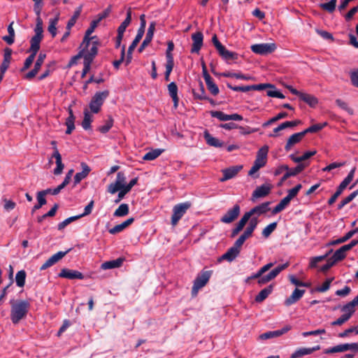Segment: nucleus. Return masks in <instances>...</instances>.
<instances>
[{
	"label": "nucleus",
	"mask_w": 358,
	"mask_h": 358,
	"mask_svg": "<svg viewBox=\"0 0 358 358\" xmlns=\"http://www.w3.org/2000/svg\"><path fill=\"white\" fill-rule=\"evenodd\" d=\"M271 189V186L269 184H264L256 188L253 192L252 199H255L264 197L268 195Z\"/></svg>",
	"instance_id": "nucleus-19"
},
{
	"label": "nucleus",
	"mask_w": 358,
	"mask_h": 358,
	"mask_svg": "<svg viewBox=\"0 0 358 358\" xmlns=\"http://www.w3.org/2000/svg\"><path fill=\"white\" fill-rule=\"evenodd\" d=\"M82 10V6H80L76 9V10L74 12L73 15L71 17V18L69 20L66 24V29L71 30V29L74 26V24L76 22L77 19L80 15Z\"/></svg>",
	"instance_id": "nucleus-48"
},
{
	"label": "nucleus",
	"mask_w": 358,
	"mask_h": 358,
	"mask_svg": "<svg viewBox=\"0 0 358 358\" xmlns=\"http://www.w3.org/2000/svg\"><path fill=\"white\" fill-rule=\"evenodd\" d=\"M58 275L60 278H67L70 280H83L84 278V275L81 272L76 270H71L69 268H62Z\"/></svg>",
	"instance_id": "nucleus-14"
},
{
	"label": "nucleus",
	"mask_w": 358,
	"mask_h": 358,
	"mask_svg": "<svg viewBox=\"0 0 358 358\" xmlns=\"http://www.w3.org/2000/svg\"><path fill=\"white\" fill-rule=\"evenodd\" d=\"M13 22H12L8 27V35L3 37V40L8 45H12L15 41V31L13 27Z\"/></svg>",
	"instance_id": "nucleus-41"
},
{
	"label": "nucleus",
	"mask_w": 358,
	"mask_h": 358,
	"mask_svg": "<svg viewBox=\"0 0 358 358\" xmlns=\"http://www.w3.org/2000/svg\"><path fill=\"white\" fill-rule=\"evenodd\" d=\"M288 115L287 113L286 112H281V113H279L278 115H276L275 117L271 118L270 120H268V121L265 122L263 123L262 126L263 127H268L270 124L281 120V119H283V118H285L287 117Z\"/></svg>",
	"instance_id": "nucleus-47"
},
{
	"label": "nucleus",
	"mask_w": 358,
	"mask_h": 358,
	"mask_svg": "<svg viewBox=\"0 0 358 358\" xmlns=\"http://www.w3.org/2000/svg\"><path fill=\"white\" fill-rule=\"evenodd\" d=\"M276 48V44L274 43H259L252 45L251 46V50L255 54L266 55L274 52Z\"/></svg>",
	"instance_id": "nucleus-8"
},
{
	"label": "nucleus",
	"mask_w": 358,
	"mask_h": 358,
	"mask_svg": "<svg viewBox=\"0 0 358 358\" xmlns=\"http://www.w3.org/2000/svg\"><path fill=\"white\" fill-rule=\"evenodd\" d=\"M219 55L224 59V60H234L237 59V54L231 52L226 49V48L222 45L217 50Z\"/></svg>",
	"instance_id": "nucleus-29"
},
{
	"label": "nucleus",
	"mask_w": 358,
	"mask_h": 358,
	"mask_svg": "<svg viewBox=\"0 0 358 358\" xmlns=\"http://www.w3.org/2000/svg\"><path fill=\"white\" fill-rule=\"evenodd\" d=\"M134 221V219L131 217L123 222L122 223L120 224H117L114 227L109 229V233L110 234H115L117 233L121 232L123 231L125 228H127L128 226L131 224Z\"/></svg>",
	"instance_id": "nucleus-32"
},
{
	"label": "nucleus",
	"mask_w": 358,
	"mask_h": 358,
	"mask_svg": "<svg viewBox=\"0 0 358 358\" xmlns=\"http://www.w3.org/2000/svg\"><path fill=\"white\" fill-rule=\"evenodd\" d=\"M59 19V14L55 17L50 19L49 21L48 31L51 34L52 37L57 35V24Z\"/></svg>",
	"instance_id": "nucleus-45"
},
{
	"label": "nucleus",
	"mask_w": 358,
	"mask_h": 358,
	"mask_svg": "<svg viewBox=\"0 0 358 358\" xmlns=\"http://www.w3.org/2000/svg\"><path fill=\"white\" fill-rule=\"evenodd\" d=\"M304 289H299L296 288L292 292V295L285 300V305L290 306L298 301L304 294Z\"/></svg>",
	"instance_id": "nucleus-26"
},
{
	"label": "nucleus",
	"mask_w": 358,
	"mask_h": 358,
	"mask_svg": "<svg viewBox=\"0 0 358 358\" xmlns=\"http://www.w3.org/2000/svg\"><path fill=\"white\" fill-rule=\"evenodd\" d=\"M52 158L55 159V163H56V168L54 169V174L55 175H59L62 173V171L64 169V164L62 161V156L57 149V148H54V152L52 155Z\"/></svg>",
	"instance_id": "nucleus-21"
},
{
	"label": "nucleus",
	"mask_w": 358,
	"mask_h": 358,
	"mask_svg": "<svg viewBox=\"0 0 358 358\" xmlns=\"http://www.w3.org/2000/svg\"><path fill=\"white\" fill-rule=\"evenodd\" d=\"M168 90L170 96L172 98L173 101V106L176 108L178 106L179 98L178 96V87L174 82L171 83L168 85Z\"/></svg>",
	"instance_id": "nucleus-27"
},
{
	"label": "nucleus",
	"mask_w": 358,
	"mask_h": 358,
	"mask_svg": "<svg viewBox=\"0 0 358 358\" xmlns=\"http://www.w3.org/2000/svg\"><path fill=\"white\" fill-rule=\"evenodd\" d=\"M334 279V278H327L321 286L315 288V291L318 292H327L329 289L331 283Z\"/></svg>",
	"instance_id": "nucleus-58"
},
{
	"label": "nucleus",
	"mask_w": 358,
	"mask_h": 358,
	"mask_svg": "<svg viewBox=\"0 0 358 358\" xmlns=\"http://www.w3.org/2000/svg\"><path fill=\"white\" fill-rule=\"evenodd\" d=\"M274 265L273 263L270 262L262 267H261L255 273H253L250 276H249L246 282L249 281L252 279H257V283L259 285L262 286L271 281L283 270H285L289 266L288 263H285L283 264L278 265L275 268L271 270L268 274L264 275V273L268 271L271 267Z\"/></svg>",
	"instance_id": "nucleus-1"
},
{
	"label": "nucleus",
	"mask_w": 358,
	"mask_h": 358,
	"mask_svg": "<svg viewBox=\"0 0 358 358\" xmlns=\"http://www.w3.org/2000/svg\"><path fill=\"white\" fill-rule=\"evenodd\" d=\"M203 137L206 141V143L215 148H222L224 145V143L220 141L218 138L213 137L208 130H205L203 132Z\"/></svg>",
	"instance_id": "nucleus-25"
},
{
	"label": "nucleus",
	"mask_w": 358,
	"mask_h": 358,
	"mask_svg": "<svg viewBox=\"0 0 358 358\" xmlns=\"http://www.w3.org/2000/svg\"><path fill=\"white\" fill-rule=\"evenodd\" d=\"M113 125V119L108 116L105 124L99 127V131L103 134L107 133Z\"/></svg>",
	"instance_id": "nucleus-55"
},
{
	"label": "nucleus",
	"mask_w": 358,
	"mask_h": 358,
	"mask_svg": "<svg viewBox=\"0 0 358 358\" xmlns=\"http://www.w3.org/2000/svg\"><path fill=\"white\" fill-rule=\"evenodd\" d=\"M210 115L213 117L217 118L220 121H229V115L225 114L224 113L219 110L211 111Z\"/></svg>",
	"instance_id": "nucleus-57"
},
{
	"label": "nucleus",
	"mask_w": 358,
	"mask_h": 358,
	"mask_svg": "<svg viewBox=\"0 0 358 358\" xmlns=\"http://www.w3.org/2000/svg\"><path fill=\"white\" fill-rule=\"evenodd\" d=\"M273 287L272 285L262 289L259 293L256 296L255 301L258 303L262 302L265 300L268 295L272 292Z\"/></svg>",
	"instance_id": "nucleus-35"
},
{
	"label": "nucleus",
	"mask_w": 358,
	"mask_h": 358,
	"mask_svg": "<svg viewBox=\"0 0 358 358\" xmlns=\"http://www.w3.org/2000/svg\"><path fill=\"white\" fill-rule=\"evenodd\" d=\"M93 121V116L90 113L85 110L84 111V118L82 122V127L85 130L90 129L91 128V123Z\"/></svg>",
	"instance_id": "nucleus-38"
},
{
	"label": "nucleus",
	"mask_w": 358,
	"mask_h": 358,
	"mask_svg": "<svg viewBox=\"0 0 358 358\" xmlns=\"http://www.w3.org/2000/svg\"><path fill=\"white\" fill-rule=\"evenodd\" d=\"M336 3V0H331L327 3H321L320 5V7L329 13H332L335 10Z\"/></svg>",
	"instance_id": "nucleus-53"
},
{
	"label": "nucleus",
	"mask_w": 358,
	"mask_h": 358,
	"mask_svg": "<svg viewBox=\"0 0 358 358\" xmlns=\"http://www.w3.org/2000/svg\"><path fill=\"white\" fill-rule=\"evenodd\" d=\"M208 90L210 92V93L216 96L219 93V88L217 85L213 82V79L208 80L206 82Z\"/></svg>",
	"instance_id": "nucleus-60"
},
{
	"label": "nucleus",
	"mask_w": 358,
	"mask_h": 358,
	"mask_svg": "<svg viewBox=\"0 0 358 358\" xmlns=\"http://www.w3.org/2000/svg\"><path fill=\"white\" fill-rule=\"evenodd\" d=\"M307 165L306 164H299L296 167L289 169L288 167V172L291 176H295L303 171Z\"/></svg>",
	"instance_id": "nucleus-59"
},
{
	"label": "nucleus",
	"mask_w": 358,
	"mask_h": 358,
	"mask_svg": "<svg viewBox=\"0 0 358 358\" xmlns=\"http://www.w3.org/2000/svg\"><path fill=\"white\" fill-rule=\"evenodd\" d=\"M276 227V222L271 223L263 229L262 235L266 238L268 237L271 234L275 229Z\"/></svg>",
	"instance_id": "nucleus-64"
},
{
	"label": "nucleus",
	"mask_w": 358,
	"mask_h": 358,
	"mask_svg": "<svg viewBox=\"0 0 358 358\" xmlns=\"http://www.w3.org/2000/svg\"><path fill=\"white\" fill-rule=\"evenodd\" d=\"M241 165L231 166L228 169L222 170L223 177L220 178L221 182L228 180L235 177L237 173L242 169Z\"/></svg>",
	"instance_id": "nucleus-17"
},
{
	"label": "nucleus",
	"mask_w": 358,
	"mask_h": 358,
	"mask_svg": "<svg viewBox=\"0 0 358 358\" xmlns=\"http://www.w3.org/2000/svg\"><path fill=\"white\" fill-rule=\"evenodd\" d=\"M162 149H155L147 152L143 157L144 160L150 161L157 158L162 152Z\"/></svg>",
	"instance_id": "nucleus-44"
},
{
	"label": "nucleus",
	"mask_w": 358,
	"mask_h": 358,
	"mask_svg": "<svg viewBox=\"0 0 358 358\" xmlns=\"http://www.w3.org/2000/svg\"><path fill=\"white\" fill-rule=\"evenodd\" d=\"M326 125L327 122L313 124L302 131L304 133L305 135L307 134L308 133H316L322 129Z\"/></svg>",
	"instance_id": "nucleus-51"
},
{
	"label": "nucleus",
	"mask_w": 358,
	"mask_h": 358,
	"mask_svg": "<svg viewBox=\"0 0 358 358\" xmlns=\"http://www.w3.org/2000/svg\"><path fill=\"white\" fill-rule=\"evenodd\" d=\"M26 272L21 270L16 273L15 281L18 287H22L25 284Z\"/></svg>",
	"instance_id": "nucleus-50"
},
{
	"label": "nucleus",
	"mask_w": 358,
	"mask_h": 358,
	"mask_svg": "<svg viewBox=\"0 0 358 358\" xmlns=\"http://www.w3.org/2000/svg\"><path fill=\"white\" fill-rule=\"evenodd\" d=\"M355 306H358V294L357 296H355L352 301L347 303L345 305L342 306L341 310L344 314H346L351 317L355 312Z\"/></svg>",
	"instance_id": "nucleus-22"
},
{
	"label": "nucleus",
	"mask_w": 358,
	"mask_h": 358,
	"mask_svg": "<svg viewBox=\"0 0 358 358\" xmlns=\"http://www.w3.org/2000/svg\"><path fill=\"white\" fill-rule=\"evenodd\" d=\"M348 350L358 351V343L340 344L325 350L326 354L342 352Z\"/></svg>",
	"instance_id": "nucleus-9"
},
{
	"label": "nucleus",
	"mask_w": 358,
	"mask_h": 358,
	"mask_svg": "<svg viewBox=\"0 0 358 358\" xmlns=\"http://www.w3.org/2000/svg\"><path fill=\"white\" fill-rule=\"evenodd\" d=\"M268 202L263 203L259 206H255L252 208L250 211L247 212V213L250 214V217H251L253 215H260L265 213H266L268 210Z\"/></svg>",
	"instance_id": "nucleus-31"
},
{
	"label": "nucleus",
	"mask_w": 358,
	"mask_h": 358,
	"mask_svg": "<svg viewBox=\"0 0 358 358\" xmlns=\"http://www.w3.org/2000/svg\"><path fill=\"white\" fill-rule=\"evenodd\" d=\"M315 150L306 152L302 156L296 157L294 155H290L289 158L294 162L301 164V162L309 159L310 157L315 155Z\"/></svg>",
	"instance_id": "nucleus-36"
},
{
	"label": "nucleus",
	"mask_w": 358,
	"mask_h": 358,
	"mask_svg": "<svg viewBox=\"0 0 358 358\" xmlns=\"http://www.w3.org/2000/svg\"><path fill=\"white\" fill-rule=\"evenodd\" d=\"M11 55H12V50L10 48H6L4 50L3 53V61L1 64V66H0L1 71H2V74H4L6 71L9 66L10 60H11Z\"/></svg>",
	"instance_id": "nucleus-28"
},
{
	"label": "nucleus",
	"mask_w": 358,
	"mask_h": 358,
	"mask_svg": "<svg viewBox=\"0 0 358 358\" xmlns=\"http://www.w3.org/2000/svg\"><path fill=\"white\" fill-rule=\"evenodd\" d=\"M211 275V271H203L195 278L192 289V295L196 296L202 287H203L208 282Z\"/></svg>",
	"instance_id": "nucleus-5"
},
{
	"label": "nucleus",
	"mask_w": 358,
	"mask_h": 358,
	"mask_svg": "<svg viewBox=\"0 0 358 358\" xmlns=\"http://www.w3.org/2000/svg\"><path fill=\"white\" fill-rule=\"evenodd\" d=\"M83 171L77 173L74 176L75 185L78 184L82 180L85 178L90 172V167L85 163H81Z\"/></svg>",
	"instance_id": "nucleus-30"
},
{
	"label": "nucleus",
	"mask_w": 358,
	"mask_h": 358,
	"mask_svg": "<svg viewBox=\"0 0 358 358\" xmlns=\"http://www.w3.org/2000/svg\"><path fill=\"white\" fill-rule=\"evenodd\" d=\"M35 34L34 36H39L43 38V21L41 17H36V24L34 29Z\"/></svg>",
	"instance_id": "nucleus-56"
},
{
	"label": "nucleus",
	"mask_w": 358,
	"mask_h": 358,
	"mask_svg": "<svg viewBox=\"0 0 358 358\" xmlns=\"http://www.w3.org/2000/svg\"><path fill=\"white\" fill-rule=\"evenodd\" d=\"M123 261H124V259L117 258L116 259L108 261V262L103 263L101 264V267L103 270L119 268L122 266Z\"/></svg>",
	"instance_id": "nucleus-33"
},
{
	"label": "nucleus",
	"mask_w": 358,
	"mask_h": 358,
	"mask_svg": "<svg viewBox=\"0 0 358 358\" xmlns=\"http://www.w3.org/2000/svg\"><path fill=\"white\" fill-rule=\"evenodd\" d=\"M100 22L96 19L91 22L90 26L85 31V34L83 39L87 41V38H96V36H91V34L94 32V29L98 26Z\"/></svg>",
	"instance_id": "nucleus-42"
},
{
	"label": "nucleus",
	"mask_w": 358,
	"mask_h": 358,
	"mask_svg": "<svg viewBox=\"0 0 358 358\" xmlns=\"http://www.w3.org/2000/svg\"><path fill=\"white\" fill-rule=\"evenodd\" d=\"M240 252V248H238L236 244L231 248H230L224 255L221 256L220 258V261L221 260H227L229 262H232L236 259V257L238 255Z\"/></svg>",
	"instance_id": "nucleus-20"
},
{
	"label": "nucleus",
	"mask_w": 358,
	"mask_h": 358,
	"mask_svg": "<svg viewBox=\"0 0 358 358\" xmlns=\"http://www.w3.org/2000/svg\"><path fill=\"white\" fill-rule=\"evenodd\" d=\"M291 329V327L287 325L281 329L265 332L259 336V339L266 340L272 338L279 337Z\"/></svg>",
	"instance_id": "nucleus-16"
},
{
	"label": "nucleus",
	"mask_w": 358,
	"mask_h": 358,
	"mask_svg": "<svg viewBox=\"0 0 358 358\" xmlns=\"http://www.w3.org/2000/svg\"><path fill=\"white\" fill-rule=\"evenodd\" d=\"M70 250L71 249L64 252L59 251L53 255L41 266V271L45 270L56 264L58 261L62 259Z\"/></svg>",
	"instance_id": "nucleus-11"
},
{
	"label": "nucleus",
	"mask_w": 358,
	"mask_h": 358,
	"mask_svg": "<svg viewBox=\"0 0 358 358\" xmlns=\"http://www.w3.org/2000/svg\"><path fill=\"white\" fill-rule=\"evenodd\" d=\"M355 170H356L355 167H354L351 169V171L349 172L347 177H345L344 178V180L339 185L338 187H340V189H342L343 190H344L347 187V186L351 182V181L352 180L353 178H354Z\"/></svg>",
	"instance_id": "nucleus-43"
},
{
	"label": "nucleus",
	"mask_w": 358,
	"mask_h": 358,
	"mask_svg": "<svg viewBox=\"0 0 358 358\" xmlns=\"http://www.w3.org/2000/svg\"><path fill=\"white\" fill-rule=\"evenodd\" d=\"M131 21V10L129 8L127 11V17L125 20L121 23L117 29V34L119 35H124L127 27L129 25Z\"/></svg>",
	"instance_id": "nucleus-34"
},
{
	"label": "nucleus",
	"mask_w": 358,
	"mask_h": 358,
	"mask_svg": "<svg viewBox=\"0 0 358 358\" xmlns=\"http://www.w3.org/2000/svg\"><path fill=\"white\" fill-rule=\"evenodd\" d=\"M287 89L292 94L298 96L301 100L308 104L310 107H315L318 103L317 98L312 94L301 92L292 86H288Z\"/></svg>",
	"instance_id": "nucleus-6"
},
{
	"label": "nucleus",
	"mask_w": 358,
	"mask_h": 358,
	"mask_svg": "<svg viewBox=\"0 0 358 358\" xmlns=\"http://www.w3.org/2000/svg\"><path fill=\"white\" fill-rule=\"evenodd\" d=\"M290 201L291 200L286 196L275 206L273 213L276 214L281 212L289 205Z\"/></svg>",
	"instance_id": "nucleus-39"
},
{
	"label": "nucleus",
	"mask_w": 358,
	"mask_h": 358,
	"mask_svg": "<svg viewBox=\"0 0 358 358\" xmlns=\"http://www.w3.org/2000/svg\"><path fill=\"white\" fill-rule=\"evenodd\" d=\"M320 347L319 345L313 348H301L292 353L290 358H299L304 355H310L313 352L320 350Z\"/></svg>",
	"instance_id": "nucleus-24"
},
{
	"label": "nucleus",
	"mask_w": 358,
	"mask_h": 358,
	"mask_svg": "<svg viewBox=\"0 0 358 358\" xmlns=\"http://www.w3.org/2000/svg\"><path fill=\"white\" fill-rule=\"evenodd\" d=\"M240 214V206L236 204L232 208H230L221 217L220 221L223 223L229 224L235 220Z\"/></svg>",
	"instance_id": "nucleus-10"
},
{
	"label": "nucleus",
	"mask_w": 358,
	"mask_h": 358,
	"mask_svg": "<svg viewBox=\"0 0 358 358\" xmlns=\"http://www.w3.org/2000/svg\"><path fill=\"white\" fill-rule=\"evenodd\" d=\"M79 218H80V216H78V215H76V216H72V217H68L67 219L64 220L62 222L59 223L58 226H57V228H58L59 230H62L68 224H69L71 222H72L73 221H75V220H78Z\"/></svg>",
	"instance_id": "nucleus-61"
},
{
	"label": "nucleus",
	"mask_w": 358,
	"mask_h": 358,
	"mask_svg": "<svg viewBox=\"0 0 358 358\" xmlns=\"http://www.w3.org/2000/svg\"><path fill=\"white\" fill-rule=\"evenodd\" d=\"M143 35L139 33H137L134 40L132 41L131 44L129 45L127 51L128 57H131L134 50L136 48L138 43L142 39Z\"/></svg>",
	"instance_id": "nucleus-52"
},
{
	"label": "nucleus",
	"mask_w": 358,
	"mask_h": 358,
	"mask_svg": "<svg viewBox=\"0 0 358 358\" xmlns=\"http://www.w3.org/2000/svg\"><path fill=\"white\" fill-rule=\"evenodd\" d=\"M305 134L303 131L295 133L290 136L287 139V141L285 146V150L287 152L289 151L294 145L301 142V141L303 138Z\"/></svg>",
	"instance_id": "nucleus-18"
},
{
	"label": "nucleus",
	"mask_w": 358,
	"mask_h": 358,
	"mask_svg": "<svg viewBox=\"0 0 358 358\" xmlns=\"http://www.w3.org/2000/svg\"><path fill=\"white\" fill-rule=\"evenodd\" d=\"M99 42L96 38H87V41L83 39L80 45V50L75 59L83 57L84 59L93 61L97 54Z\"/></svg>",
	"instance_id": "nucleus-3"
},
{
	"label": "nucleus",
	"mask_w": 358,
	"mask_h": 358,
	"mask_svg": "<svg viewBox=\"0 0 358 358\" xmlns=\"http://www.w3.org/2000/svg\"><path fill=\"white\" fill-rule=\"evenodd\" d=\"M193 41L191 52L198 53L203 45V36L201 32H196L192 35Z\"/></svg>",
	"instance_id": "nucleus-15"
},
{
	"label": "nucleus",
	"mask_w": 358,
	"mask_h": 358,
	"mask_svg": "<svg viewBox=\"0 0 358 358\" xmlns=\"http://www.w3.org/2000/svg\"><path fill=\"white\" fill-rule=\"evenodd\" d=\"M350 318L351 317L349 315L343 313L337 320H336L335 321H333L331 323V326H341L344 323L347 322Z\"/></svg>",
	"instance_id": "nucleus-62"
},
{
	"label": "nucleus",
	"mask_w": 358,
	"mask_h": 358,
	"mask_svg": "<svg viewBox=\"0 0 358 358\" xmlns=\"http://www.w3.org/2000/svg\"><path fill=\"white\" fill-rule=\"evenodd\" d=\"M129 213V206L127 203H122L114 212L115 217H123Z\"/></svg>",
	"instance_id": "nucleus-46"
},
{
	"label": "nucleus",
	"mask_w": 358,
	"mask_h": 358,
	"mask_svg": "<svg viewBox=\"0 0 358 358\" xmlns=\"http://www.w3.org/2000/svg\"><path fill=\"white\" fill-rule=\"evenodd\" d=\"M70 250L71 249L64 252L59 251L53 255L41 266V271L45 270L56 264L58 261L62 259Z\"/></svg>",
	"instance_id": "nucleus-12"
},
{
	"label": "nucleus",
	"mask_w": 358,
	"mask_h": 358,
	"mask_svg": "<svg viewBox=\"0 0 358 358\" xmlns=\"http://www.w3.org/2000/svg\"><path fill=\"white\" fill-rule=\"evenodd\" d=\"M190 203L188 202L179 203L176 205L173 208V215L171 217V224L175 226L178 221L185 215L187 210L190 207Z\"/></svg>",
	"instance_id": "nucleus-7"
},
{
	"label": "nucleus",
	"mask_w": 358,
	"mask_h": 358,
	"mask_svg": "<svg viewBox=\"0 0 358 358\" xmlns=\"http://www.w3.org/2000/svg\"><path fill=\"white\" fill-rule=\"evenodd\" d=\"M155 30V24L154 22L150 23L148 31L146 33V36L143 43H141L140 48H138V52H141L144 48L148 45V44L151 42L153 36L154 31Z\"/></svg>",
	"instance_id": "nucleus-23"
},
{
	"label": "nucleus",
	"mask_w": 358,
	"mask_h": 358,
	"mask_svg": "<svg viewBox=\"0 0 358 358\" xmlns=\"http://www.w3.org/2000/svg\"><path fill=\"white\" fill-rule=\"evenodd\" d=\"M43 38L39 36H33L31 38L30 43V52L36 55L37 52L40 49V43Z\"/></svg>",
	"instance_id": "nucleus-40"
},
{
	"label": "nucleus",
	"mask_w": 358,
	"mask_h": 358,
	"mask_svg": "<svg viewBox=\"0 0 358 358\" xmlns=\"http://www.w3.org/2000/svg\"><path fill=\"white\" fill-rule=\"evenodd\" d=\"M266 161L256 157L252 166L251 167L250 170L248 172V175L252 176L253 174H255L261 168L264 167L266 165Z\"/></svg>",
	"instance_id": "nucleus-37"
},
{
	"label": "nucleus",
	"mask_w": 358,
	"mask_h": 358,
	"mask_svg": "<svg viewBox=\"0 0 358 358\" xmlns=\"http://www.w3.org/2000/svg\"><path fill=\"white\" fill-rule=\"evenodd\" d=\"M108 95L109 92L108 90L96 92L92 98L89 104L91 112L93 113H98Z\"/></svg>",
	"instance_id": "nucleus-4"
},
{
	"label": "nucleus",
	"mask_w": 358,
	"mask_h": 358,
	"mask_svg": "<svg viewBox=\"0 0 358 358\" xmlns=\"http://www.w3.org/2000/svg\"><path fill=\"white\" fill-rule=\"evenodd\" d=\"M10 319L13 324H17L27 315L30 303L27 300H11Z\"/></svg>",
	"instance_id": "nucleus-2"
},
{
	"label": "nucleus",
	"mask_w": 358,
	"mask_h": 358,
	"mask_svg": "<svg viewBox=\"0 0 358 358\" xmlns=\"http://www.w3.org/2000/svg\"><path fill=\"white\" fill-rule=\"evenodd\" d=\"M328 255H329V254L327 253L324 255L317 256V257L310 258V263H309V267L311 268H316L317 266V264L319 262L324 260L328 257Z\"/></svg>",
	"instance_id": "nucleus-54"
},
{
	"label": "nucleus",
	"mask_w": 358,
	"mask_h": 358,
	"mask_svg": "<svg viewBox=\"0 0 358 358\" xmlns=\"http://www.w3.org/2000/svg\"><path fill=\"white\" fill-rule=\"evenodd\" d=\"M301 188L302 185L301 184H298L294 187L287 191V196L289 199V200H292L298 194Z\"/></svg>",
	"instance_id": "nucleus-63"
},
{
	"label": "nucleus",
	"mask_w": 358,
	"mask_h": 358,
	"mask_svg": "<svg viewBox=\"0 0 358 358\" xmlns=\"http://www.w3.org/2000/svg\"><path fill=\"white\" fill-rule=\"evenodd\" d=\"M70 250L71 249L64 252L59 251L53 255L41 266V271L45 270L56 264L58 261L62 259Z\"/></svg>",
	"instance_id": "nucleus-13"
},
{
	"label": "nucleus",
	"mask_w": 358,
	"mask_h": 358,
	"mask_svg": "<svg viewBox=\"0 0 358 358\" xmlns=\"http://www.w3.org/2000/svg\"><path fill=\"white\" fill-rule=\"evenodd\" d=\"M336 105L341 109H343V110L346 111L349 115H353L354 114V110L352 108H350L348 103L345 102V101L341 99H336Z\"/></svg>",
	"instance_id": "nucleus-49"
}]
</instances>
